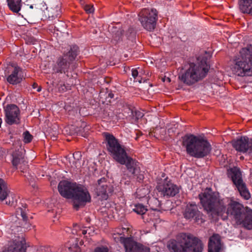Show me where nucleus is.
I'll return each mask as SVG.
<instances>
[{
    "label": "nucleus",
    "mask_w": 252,
    "mask_h": 252,
    "mask_svg": "<svg viewBox=\"0 0 252 252\" xmlns=\"http://www.w3.org/2000/svg\"><path fill=\"white\" fill-rule=\"evenodd\" d=\"M139 21L147 31H152L156 27L158 20V12L154 8H143L138 14Z\"/></svg>",
    "instance_id": "9"
},
{
    "label": "nucleus",
    "mask_w": 252,
    "mask_h": 252,
    "mask_svg": "<svg viewBox=\"0 0 252 252\" xmlns=\"http://www.w3.org/2000/svg\"><path fill=\"white\" fill-rule=\"evenodd\" d=\"M12 164L16 168L18 166L21 168L22 165L24 164V159L22 154L20 152H16L12 154Z\"/></svg>",
    "instance_id": "24"
},
{
    "label": "nucleus",
    "mask_w": 252,
    "mask_h": 252,
    "mask_svg": "<svg viewBox=\"0 0 252 252\" xmlns=\"http://www.w3.org/2000/svg\"><path fill=\"white\" fill-rule=\"evenodd\" d=\"M210 68L206 59L198 60L196 63H190L189 67L179 76V79L185 84L191 85L203 79Z\"/></svg>",
    "instance_id": "6"
},
{
    "label": "nucleus",
    "mask_w": 252,
    "mask_h": 252,
    "mask_svg": "<svg viewBox=\"0 0 252 252\" xmlns=\"http://www.w3.org/2000/svg\"><path fill=\"white\" fill-rule=\"evenodd\" d=\"M102 135L104 138L106 149L110 155L119 163L126 165L130 174L128 178L136 177L139 180H143V175L139 174L140 167L137 162L128 156L125 147L120 144L118 139L108 132H104Z\"/></svg>",
    "instance_id": "2"
},
{
    "label": "nucleus",
    "mask_w": 252,
    "mask_h": 252,
    "mask_svg": "<svg viewBox=\"0 0 252 252\" xmlns=\"http://www.w3.org/2000/svg\"><path fill=\"white\" fill-rule=\"evenodd\" d=\"M149 192L147 188H139L136 192V197L139 198H143L148 194Z\"/></svg>",
    "instance_id": "29"
},
{
    "label": "nucleus",
    "mask_w": 252,
    "mask_h": 252,
    "mask_svg": "<svg viewBox=\"0 0 252 252\" xmlns=\"http://www.w3.org/2000/svg\"><path fill=\"white\" fill-rule=\"evenodd\" d=\"M124 176H125V174L124 175ZM123 178H125V179H126L127 178L126 177H125V176L123 177Z\"/></svg>",
    "instance_id": "39"
},
{
    "label": "nucleus",
    "mask_w": 252,
    "mask_h": 252,
    "mask_svg": "<svg viewBox=\"0 0 252 252\" xmlns=\"http://www.w3.org/2000/svg\"><path fill=\"white\" fill-rule=\"evenodd\" d=\"M10 197L12 200L9 199V204L12 205L16 201V196L9 190L5 181L0 179V200L3 201L7 198Z\"/></svg>",
    "instance_id": "19"
},
{
    "label": "nucleus",
    "mask_w": 252,
    "mask_h": 252,
    "mask_svg": "<svg viewBox=\"0 0 252 252\" xmlns=\"http://www.w3.org/2000/svg\"><path fill=\"white\" fill-rule=\"evenodd\" d=\"M132 76L134 78V81L138 82L139 83H142L143 81H145V79L143 78L142 75L143 74V70L142 69L138 67L136 68H132L131 70Z\"/></svg>",
    "instance_id": "26"
},
{
    "label": "nucleus",
    "mask_w": 252,
    "mask_h": 252,
    "mask_svg": "<svg viewBox=\"0 0 252 252\" xmlns=\"http://www.w3.org/2000/svg\"><path fill=\"white\" fill-rule=\"evenodd\" d=\"M239 219L236 221L237 224H242L248 229H252V209L246 207Z\"/></svg>",
    "instance_id": "20"
},
{
    "label": "nucleus",
    "mask_w": 252,
    "mask_h": 252,
    "mask_svg": "<svg viewBox=\"0 0 252 252\" xmlns=\"http://www.w3.org/2000/svg\"><path fill=\"white\" fill-rule=\"evenodd\" d=\"M77 227H78L77 225H75V226H74V228L76 230L77 229Z\"/></svg>",
    "instance_id": "38"
},
{
    "label": "nucleus",
    "mask_w": 252,
    "mask_h": 252,
    "mask_svg": "<svg viewBox=\"0 0 252 252\" xmlns=\"http://www.w3.org/2000/svg\"><path fill=\"white\" fill-rule=\"evenodd\" d=\"M230 68L238 76H252V46L242 48L233 59Z\"/></svg>",
    "instance_id": "5"
},
{
    "label": "nucleus",
    "mask_w": 252,
    "mask_h": 252,
    "mask_svg": "<svg viewBox=\"0 0 252 252\" xmlns=\"http://www.w3.org/2000/svg\"><path fill=\"white\" fill-rule=\"evenodd\" d=\"M24 142L26 143L31 142L32 139V136L29 133V131H26L24 133Z\"/></svg>",
    "instance_id": "31"
},
{
    "label": "nucleus",
    "mask_w": 252,
    "mask_h": 252,
    "mask_svg": "<svg viewBox=\"0 0 252 252\" xmlns=\"http://www.w3.org/2000/svg\"><path fill=\"white\" fill-rule=\"evenodd\" d=\"M227 174L237 187L241 196L246 200L249 199L250 198V194L243 182L239 169L235 167L230 168L228 170Z\"/></svg>",
    "instance_id": "11"
},
{
    "label": "nucleus",
    "mask_w": 252,
    "mask_h": 252,
    "mask_svg": "<svg viewBox=\"0 0 252 252\" xmlns=\"http://www.w3.org/2000/svg\"><path fill=\"white\" fill-rule=\"evenodd\" d=\"M84 10L87 13H92L94 12V6L92 4H86L84 6Z\"/></svg>",
    "instance_id": "32"
},
{
    "label": "nucleus",
    "mask_w": 252,
    "mask_h": 252,
    "mask_svg": "<svg viewBox=\"0 0 252 252\" xmlns=\"http://www.w3.org/2000/svg\"><path fill=\"white\" fill-rule=\"evenodd\" d=\"M238 4L239 9L242 13L252 16V0H239Z\"/></svg>",
    "instance_id": "23"
},
{
    "label": "nucleus",
    "mask_w": 252,
    "mask_h": 252,
    "mask_svg": "<svg viewBox=\"0 0 252 252\" xmlns=\"http://www.w3.org/2000/svg\"><path fill=\"white\" fill-rule=\"evenodd\" d=\"M73 207L78 210L91 201V196L88 189L80 185H77L72 198Z\"/></svg>",
    "instance_id": "10"
},
{
    "label": "nucleus",
    "mask_w": 252,
    "mask_h": 252,
    "mask_svg": "<svg viewBox=\"0 0 252 252\" xmlns=\"http://www.w3.org/2000/svg\"><path fill=\"white\" fill-rule=\"evenodd\" d=\"M9 8L13 12L18 13L21 8V0H7Z\"/></svg>",
    "instance_id": "25"
},
{
    "label": "nucleus",
    "mask_w": 252,
    "mask_h": 252,
    "mask_svg": "<svg viewBox=\"0 0 252 252\" xmlns=\"http://www.w3.org/2000/svg\"><path fill=\"white\" fill-rule=\"evenodd\" d=\"M41 87H38V89H37V91L38 92H40V91H41Z\"/></svg>",
    "instance_id": "37"
},
{
    "label": "nucleus",
    "mask_w": 252,
    "mask_h": 252,
    "mask_svg": "<svg viewBox=\"0 0 252 252\" xmlns=\"http://www.w3.org/2000/svg\"><path fill=\"white\" fill-rule=\"evenodd\" d=\"M107 186L104 179H101L98 181V186L96 188V193L98 196H101L102 199H106L108 197L107 194Z\"/></svg>",
    "instance_id": "22"
},
{
    "label": "nucleus",
    "mask_w": 252,
    "mask_h": 252,
    "mask_svg": "<svg viewBox=\"0 0 252 252\" xmlns=\"http://www.w3.org/2000/svg\"><path fill=\"white\" fill-rule=\"evenodd\" d=\"M77 185L76 183L62 181L59 184L58 190L62 196L66 198H71Z\"/></svg>",
    "instance_id": "17"
},
{
    "label": "nucleus",
    "mask_w": 252,
    "mask_h": 252,
    "mask_svg": "<svg viewBox=\"0 0 252 252\" xmlns=\"http://www.w3.org/2000/svg\"><path fill=\"white\" fill-rule=\"evenodd\" d=\"M221 248L220 237L218 234H214L209 239L208 252H220Z\"/></svg>",
    "instance_id": "21"
},
{
    "label": "nucleus",
    "mask_w": 252,
    "mask_h": 252,
    "mask_svg": "<svg viewBox=\"0 0 252 252\" xmlns=\"http://www.w3.org/2000/svg\"><path fill=\"white\" fill-rule=\"evenodd\" d=\"M182 145L186 148L187 153L196 158H202L211 151V145L203 137L193 134L186 135L183 138Z\"/></svg>",
    "instance_id": "4"
},
{
    "label": "nucleus",
    "mask_w": 252,
    "mask_h": 252,
    "mask_svg": "<svg viewBox=\"0 0 252 252\" xmlns=\"http://www.w3.org/2000/svg\"><path fill=\"white\" fill-rule=\"evenodd\" d=\"M36 252H39V251H36Z\"/></svg>",
    "instance_id": "40"
},
{
    "label": "nucleus",
    "mask_w": 252,
    "mask_h": 252,
    "mask_svg": "<svg viewBox=\"0 0 252 252\" xmlns=\"http://www.w3.org/2000/svg\"><path fill=\"white\" fill-rule=\"evenodd\" d=\"M182 213L184 217L187 220L193 219L195 222L202 223L204 221L203 215L198 209L194 203H189L183 209Z\"/></svg>",
    "instance_id": "13"
},
{
    "label": "nucleus",
    "mask_w": 252,
    "mask_h": 252,
    "mask_svg": "<svg viewBox=\"0 0 252 252\" xmlns=\"http://www.w3.org/2000/svg\"><path fill=\"white\" fill-rule=\"evenodd\" d=\"M200 202L204 209L213 216L220 217L225 220L228 215L233 217L236 221L245 210L242 205L232 199L220 200L211 189L207 188L199 195Z\"/></svg>",
    "instance_id": "1"
},
{
    "label": "nucleus",
    "mask_w": 252,
    "mask_h": 252,
    "mask_svg": "<svg viewBox=\"0 0 252 252\" xmlns=\"http://www.w3.org/2000/svg\"><path fill=\"white\" fill-rule=\"evenodd\" d=\"M32 86L33 89H35L38 87V85L36 83H33Z\"/></svg>",
    "instance_id": "35"
},
{
    "label": "nucleus",
    "mask_w": 252,
    "mask_h": 252,
    "mask_svg": "<svg viewBox=\"0 0 252 252\" xmlns=\"http://www.w3.org/2000/svg\"><path fill=\"white\" fill-rule=\"evenodd\" d=\"M74 252H80V249H79V248H77L76 249V250H75V251Z\"/></svg>",
    "instance_id": "36"
},
{
    "label": "nucleus",
    "mask_w": 252,
    "mask_h": 252,
    "mask_svg": "<svg viewBox=\"0 0 252 252\" xmlns=\"http://www.w3.org/2000/svg\"><path fill=\"white\" fill-rule=\"evenodd\" d=\"M87 233V230L85 229L80 230L79 231L77 232V234L78 235H81V234L85 235Z\"/></svg>",
    "instance_id": "34"
},
{
    "label": "nucleus",
    "mask_w": 252,
    "mask_h": 252,
    "mask_svg": "<svg viewBox=\"0 0 252 252\" xmlns=\"http://www.w3.org/2000/svg\"><path fill=\"white\" fill-rule=\"evenodd\" d=\"M24 78L22 69L18 66H12L9 70V75L7 78L8 83L12 85L20 83Z\"/></svg>",
    "instance_id": "18"
},
{
    "label": "nucleus",
    "mask_w": 252,
    "mask_h": 252,
    "mask_svg": "<svg viewBox=\"0 0 252 252\" xmlns=\"http://www.w3.org/2000/svg\"><path fill=\"white\" fill-rule=\"evenodd\" d=\"M28 246L24 236H18L9 241L2 252H26Z\"/></svg>",
    "instance_id": "12"
},
{
    "label": "nucleus",
    "mask_w": 252,
    "mask_h": 252,
    "mask_svg": "<svg viewBox=\"0 0 252 252\" xmlns=\"http://www.w3.org/2000/svg\"><path fill=\"white\" fill-rule=\"evenodd\" d=\"M132 210L137 214L143 215L144 216L145 215V213L148 211V209L146 206L142 204L138 203L133 205Z\"/></svg>",
    "instance_id": "27"
},
{
    "label": "nucleus",
    "mask_w": 252,
    "mask_h": 252,
    "mask_svg": "<svg viewBox=\"0 0 252 252\" xmlns=\"http://www.w3.org/2000/svg\"><path fill=\"white\" fill-rule=\"evenodd\" d=\"M109 250L107 247L101 246L97 247L94 250V252H108Z\"/></svg>",
    "instance_id": "33"
},
{
    "label": "nucleus",
    "mask_w": 252,
    "mask_h": 252,
    "mask_svg": "<svg viewBox=\"0 0 252 252\" xmlns=\"http://www.w3.org/2000/svg\"><path fill=\"white\" fill-rule=\"evenodd\" d=\"M5 122L7 124L12 125L18 124L20 122V111L19 108L15 104L7 105L4 108Z\"/></svg>",
    "instance_id": "14"
},
{
    "label": "nucleus",
    "mask_w": 252,
    "mask_h": 252,
    "mask_svg": "<svg viewBox=\"0 0 252 252\" xmlns=\"http://www.w3.org/2000/svg\"><path fill=\"white\" fill-rule=\"evenodd\" d=\"M16 215L18 218L21 217L24 220H26L27 219L26 209H23L21 208L17 209Z\"/></svg>",
    "instance_id": "30"
},
{
    "label": "nucleus",
    "mask_w": 252,
    "mask_h": 252,
    "mask_svg": "<svg viewBox=\"0 0 252 252\" xmlns=\"http://www.w3.org/2000/svg\"><path fill=\"white\" fill-rule=\"evenodd\" d=\"M232 145L235 149L241 153H252V142L247 137H241L232 141Z\"/></svg>",
    "instance_id": "16"
},
{
    "label": "nucleus",
    "mask_w": 252,
    "mask_h": 252,
    "mask_svg": "<svg viewBox=\"0 0 252 252\" xmlns=\"http://www.w3.org/2000/svg\"><path fill=\"white\" fill-rule=\"evenodd\" d=\"M128 228H117L115 229L113 237L116 242L120 241L125 247L126 252H150L149 248L143 246L134 241L132 238H125L128 234Z\"/></svg>",
    "instance_id": "7"
},
{
    "label": "nucleus",
    "mask_w": 252,
    "mask_h": 252,
    "mask_svg": "<svg viewBox=\"0 0 252 252\" xmlns=\"http://www.w3.org/2000/svg\"><path fill=\"white\" fill-rule=\"evenodd\" d=\"M77 46L70 47L66 54L59 57L53 66V70L55 73H65L68 71L70 63L75 60L77 55Z\"/></svg>",
    "instance_id": "8"
},
{
    "label": "nucleus",
    "mask_w": 252,
    "mask_h": 252,
    "mask_svg": "<svg viewBox=\"0 0 252 252\" xmlns=\"http://www.w3.org/2000/svg\"><path fill=\"white\" fill-rule=\"evenodd\" d=\"M158 211L156 210H152L148 213V216L149 218L145 219V215L143 216V219L146 220L147 221H152L153 222H158Z\"/></svg>",
    "instance_id": "28"
},
{
    "label": "nucleus",
    "mask_w": 252,
    "mask_h": 252,
    "mask_svg": "<svg viewBox=\"0 0 252 252\" xmlns=\"http://www.w3.org/2000/svg\"><path fill=\"white\" fill-rule=\"evenodd\" d=\"M157 189L164 196H174L179 192L177 186L167 179L162 183L159 184L157 187Z\"/></svg>",
    "instance_id": "15"
},
{
    "label": "nucleus",
    "mask_w": 252,
    "mask_h": 252,
    "mask_svg": "<svg viewBox=\"0 0 252 252\" xmlns=\"http://www.w3.org/2000/svg\"><path fill=\"white\" fill-rule=\"evenodd\" d=\"M167 248L170 252H202L203 244L193 235L181 233L168 242Z\"/></svg>",
    "instance_id": "3"
}]
</instances>
